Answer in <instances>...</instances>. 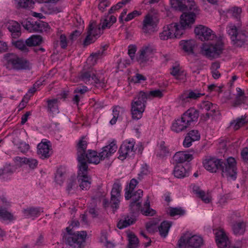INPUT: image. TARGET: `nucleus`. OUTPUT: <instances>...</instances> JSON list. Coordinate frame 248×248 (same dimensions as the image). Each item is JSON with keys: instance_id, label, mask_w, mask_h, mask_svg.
Segmentation results:
<instances>
[{"instance_id": "nucleus-32", "label": "nucleus", "mask_w": 248, "mask_h": 248, "mask_svg": "<svg viewBox=\"0 0 248 248\" xmlns=\"http://www.w3.org/2000/svg\"><path fill=\"white\" fill-rule=\"evenodd\" d=\"M137 220L136 217L134 215L126 216L123 219H121L117 224L119 229H123L126 228L134 223Z\"/></svg>"}, {"instance_id": "nucleus-31", "label": "nucleus", "mask_w": 248, "mask_h": 248, "mask_svg": "<svg viewBox=\"0 0 248 248\" xmlns=\"http://www.w3.org/2000/svg\"><path fill=\"white\" fill-rule=\"evenodd\" d=\"M196 45L194 40H181L180 42V46L181 48L188 54L194 53L193 49Z\"/></svg>"}, {"instance_id": "nucleus-33", "label": "nucleus", "mask_w": 248, "mask_h": 248, "mask_svg": "<svg viewBox=\"0 0 248 248\" xmlns=\"http://www.w3.org/2000/svg\"><path fill=\"white\" fill-rule=\"evenodd\" d=\"M193 191L204 203H209L211 202L212 197L210 192H205L199 188L194 189Z\"/></svg>"}, {"instance_id": "nucleus-9", "label": "nucleus", "mask_w": 248, "mask_h": 248, "mask_svg": "<svg viewBox=\"0 0 248 248\" xmlns=\"http://www.w3.org/2000/svg\"><path fill=\"white\" fill-rule=\"evenodd\" d=\"M103 31L101 27L98 25L95 21H91L89 25L87 36L84 41V45H88L94 42Z\"/></svg>"}, {"instance_id": "nucleus-24", "label": "nucleus", "mask_w": 248, "mask_h": 248, "mask_svg": "<svg viewBox=\"0 0 248 248\" xmlns=\"http://www.w3.org/2000/svg\"><path fill=\"white\" fill-rule=\"evenodd\" d=\"M143 191L139 189L135 192L131 193L132 202L130 204L131 208L134 211H139L140 208V202H139L140 199L143 195Z\"/></svg>"}, {"instance_id": "nucleus-27", "label": "nucleus", "mask_w": 248, "mask_h": 248, "mask_svg": "<svg viewBox=\"0 0 248 248\" xmlns=\"http://www.w3.org/2000/svg\"><path fill=\"white\" fill-rule=\"evenodd\" d=\"M43 212V208L35 207H29L22 210V213L25 217L33 218L39 216Z\"/></svg>"}, {"instance_id": "nucleus-7", "label": "nucleus", "mask_w": 248, "mask_h": 248, "mask_svg": "<svg viewBox=\"0 0 248 248\" xmlns=\"http://www.w3.org/2000/svg\"><path fill=\"white\" fill-rule=\"evenodd\" d=\"M219 170L221 171L223 177H226L229 180H235L237 175V168L236 161L235 158L229 157L224 162L221 160Z\"/></svg>"}, {"instance_id": "nucleus-1", "label": "nucleus", "mask_w": 248, "mask_h": 248, "mask_svg": "<svg viewBox=\"0 0 248 248\" xmlns=\"http://www.w3.org/2000/svg\"><path fill=\"white\" fill-rule=\"evenodd\" d=\"M196 36L201 41L211 40V43H204L201 47V53L208 58H215L222 52L223 45L222 40L217 37L213 31L207 27L200 25L194 30Z\"/></svg>"}, {"instance_id": "nucleus-17", "label": "nucleus", "mask_w": 248, "mask_h": 248, "mask_svg": "<svg viewBox=\"0 0 248 248\" xmlns=\"http://www.w3.org/2000/svg\"><path fill=\"white\" fill-rule=\"evenodd\" d=\"M134 145L135 142L133 140L124 141L119 150V158L124 160L127 155H133Z\"/></svg>"}, {"instance_id": "nucleus-8", "label": "nucleus", "mask_w": 248, "mask_h": 248, "mask_svg": "<svg viewBox=\"0 0 248 248\" xmlns=\"http://www.w3.org/2000/svg\"><path fill=\"white\" fill-rule=\"evenodd\" d=\"M155 53L156 49L154 46L144 45L138 51L137 61L140 65L145 66L152 62Z\"/></svg>"}, {"instance_id": "nucleus-62", "label": "nucleus", "mask_w": 248, "mask_h": 248, "mask_svg": "<svg viewBox=\"0 0 248 248\" xmlns=\"http://www.w3.org/2000/svg\"><path fill=\"white\" fill-rule=\"evenodd\" d=\"M187 136L193 141L199 140L200 139L201 136L199 131L195 130H193L188 133Z\"/></svg>"}, {"instance_id": "nucleus-23", "label": "nucleus", "mask_w": 248, "mask_h": 248, "mask_svg": "<svg viewBox=\"0 0 248 248\" xmlns=\"http://www.w3.org/2000/svg\"><path fill=\"white\" fill-rule=\"evenodd\" d=\"M189 126L190 125L181 116L172 123L171 129L172 131L178 133L185 131Z\"/></svg>"}, {"instance_id": "nucleus-3", "label": "nucleus", "mask_w": 248, "mask_h": 248, "mask_svg": "<svg viewBox=\"0 0 248 248\" xmlns=\"http://www.w3.org/2000/svg\"><path fill=\"white\" fill-rule=\"evenodd\" d=\"M5 59L7 67L10 69L19 71L30 70L31 68V64L28 60L13 53L7 54Z\"/></svg>"}, {"instance_id": "nucleus-5", "label": "nucleus", "mask_w": 248, "mask_h": 248, "mask_svg": "<svg viewBox=\"0 0 248 248\" xmlns=\"http://www.w3.org/2000/svg\"><path fill=\"white\" fill-rule=\"evenodd\" d=\"M146 100L140 95V91L134 97L131 103V114L132 119L138 120L142 117L146 108Z\"/></svg>"}, {"instance_id": "nucleus-59", "label": "nucleus", "mask_w": 248, "mask_h": 248, "mask_svg": "<svg viewBox=\"0 0 248 248\" xmlns=\"http://www.w3.org/2000/svg\"><path fill=\"white\" fill-rule=\"evenodd\" d=\"M34 3L33 0H18L17 2L18 6L23 8H31Z\"/></svg>"}, {"instance_id": "nucleus-19", "label": "nucleus", "mask_w": 248, "mask_h": 248, "mask_svg": "<svg viewBox=\"0 0 248 248\" xmlns=\"http://www.w3.org/2000/svg\"><path fill=\"white\" fill-rule=\"evenodd\" d=\"M204 168L210 172H216L219 170L221 165V159L215 157H209L205 159L203 161Z\"/></svg>"}, {"instance_id": "nucleus-52", "label": "nucleus", "mask_w": 248, "mask_h": 248, "mask_svg": "<svg viewBox=\"0 0 248 248\" xmlns=\"http://www.w3.org/2000/svg\"><path fill=\"white\" fill-rule=\"evenodd\" d=\"M78 187L76 177H71L67 182L66 190L68 193L72 192Z\"/></svg>"}, {"instance_id": "nucleus-12", "label": "nucleus", "mask_w": 248, "mask_h": 248, "mask_svg": "<svg viewBox=\"0 0 248 248\" xmlns=\"http://www.w3.org/2000/svg\"><path fill=\"white\" fill-rule=\"evenodd\" d=\"M81 79L86 83H94L98 87L104 88L105 87V80L101 76L96 77L93 71H90L83 73L81 76Z\"/></svg>"}, {"instance_id": "nucleus-49", "label": "nucleus", "mask_w": 248, "mask_h": 248, "mask_svg": "<svg viewBox=\"0 0 248 248\" xmlns=\"http://www.w3.org/2000/svg\"><path fill=\"white\" fill-rule=\"evenodd\" d=\"M227 31L230 36L232 42L236 40L237 35V29L236 26L233 24L230 23L227 27Z\"/></svg>"}, {"instance_id": "nucleus-61", "label": "nucleus", "mask_w": 248, "mask_h": 248, "mask_svg": "<svg viewBox=\"0 0 248 248\" xmlns=\"http://www.w3.org/2000/svg\"><path fill=\"white\" fill-rule=\"evenodd\" d=\"M186 92L188 95L191 101L192 100L197 99L200 98L201 96L204 95L203 93H200L197 91L189 90V91H187Z\"/></svg>"}, {"instance_id": "nucleus-42", "label": "nucleus", "mask_w": 248, "mask_h": 248, "mask_svg": "<svg viewBox=\"0 0 248 248\" xmlns=\"http://www.w3.org/2000/svg\"><path fill=\"white\" fill-rule=\"evenodd\" d=\"M247 122L246 117L242 116L241 118H237L231 123L230 127L234 130H238L243 126Z\"/></svg>"}, {"instance_id": "nucleus-22", "label": "nucleus", "mask_w": 248, "mask_h": 248, "mask_svg": "<svg viewBox=\"0 0 248 248\" xmlns=\"http://www.w3.org/2000/svg\"><path fill=\"white\" fill-rule=\"evenodd\" d=\"M201 108L208 111L207 115L208 117H216L219 115L220 113L217 105L212 104L209 101H203L201 105Z\"/></svg>"}, {"instance_id": "nucleus-39", "label": "nucleus", "mask_w": 248, "mask_h": 248, "mask_svg": "<svg viewBox=\"0 0 248 248\" xmlns=\"http://www.w3.org/2000/svg\"><path fill=\"white\" fill-rule=\"evenodd\" d=\"M232 229L233 233L236 235L243 234L245 231L246 224L243 221H238L234 223Z\"/></svg>"}, {"instance_id": "nucleus-14", "label": "nucleus", "mask_w": 248, "mask_h": 248, "mask_svg": "<svg viewBox=\"0 0 248 248\" xmlns=\"http://www.w3.org/2000/svg\"><path fill=\"white\" fill-rule=\"evenodd\" d=\"M173 8L180 11L196 10V5L193 0H170Z\"/></svg>"}, {"instance_id": "nucleus-25", "label": "nucleus", "mask_w": 248, "mask_h": 248, "mask_svg": "<svg viewBox=\"0 0 248 248\" xmlns=\"http://www.w3.org/2000/svg\"><path fill=\"white\" fill-rule=\"evenodd\" d=\"M182 117L190 125L193 122L197 121L199 113L194 108H190L183 114Z\"/></svg>"}, {"instance_id": "nucleus-50", "label": "nucleus", "mask_w": 248, "mask_h": 248, "mask_svg": "<svg viewBox=\"0 0 248 248\" xmlns=\"http://www.w3.org/2000/svg\"><path fill=\"white\" fill-rule=\"evenodd\" d=\"M242 13V9L240 7L234 6L227 10V14L228 16L235 18H239Z\"/></svg>"}, {"instance_id": "nucleus-47", "label": "nucleus", "mask_w": 248, "mask_h": 248, "mask_svg": "<svg viewBox=\"0 0 248 248\" xmlns=\"http://www.w3.org/2000/svg\"><path fill=\"white\" fill-rule=\"evenodd\" d=\"M177 101L178 104L183 107L188 105L191 102V100L186 92L180 95Z\"/></svg>"}, {"instance_id": "nucleus-29", "label": "nucleus", "mask_w": 248, "mask_h": 248, "mask_svg": "<svg viewBox=\"0 0 248 248\" xmlns=\"http://www.w3.org/2000/svg\"><path fill=\"white\" fill-rule=\"evenodd\" d=\"M193 158V154L189 152H178L174 155L175 161L179 163H184L186 161H190Z\"/></svg>"}, {"instance_id": "nucleus-45", "label": "nucleus", "mask_w": 248, "mask_h": 248, "mask_svg": "<svg viewBox=\"0 0 248 248\" xmlns=\"http://www.w3.org/2000/svg\"><path fill=\"white\" fill-rule=\"evenodd\" d=\"M42 42V37L39 35H32L26 41V44L28 46L39 45Z\"/></svg>"}, {"instance_id": "nucleus-18", "label": "nucleus", "mask_w": 248, "mask_h": 248, "mask_svg": "<svg viewBox=\"0 0 248 248\" xmlns=\"http://www.w3.org/2000/svg\"><path fill=\"white\" fill-rule=\"evenodd\" d=\"M24 28L29 32H42L48 26L47 23L42 21L35 22L34 23L30 21H24L22 23Z\"/></svg>"}, {"instance_id": "nucleus-38", "label": "nucleus", "mask_w": 248, "mask_h": 248, "mask_svg": "<svg viewBox=\"0 0 248 248\" xmlns=\"http://www.w3.org/2000/svg\"><path fill=\"white\" fill-rule=\"evenodd\" d=\"M79 186L82 190L89 189L91 184V178L88 176H78Z\"/></svg>"}, {"instance_id": "nucleus-60", "label": "nucleus", "mask_w": 248, "mask_h": 248, "mask_svg": "<svg viewBox=\"0 0 248 248\" xmlns=\"http://www.w3.org/2000/svg\"><path fill=\"white\" fill-rule=\"evenodd\" d=\"M13 172V169L10 165H6L3 168L0 169V176L3 177V178L11 174Z\"/></svg>"}, {"instance_id": "nucleus-6", "label": "nucleus", "mask_w": 248, "mask_h": 248, "mask_svg": "<svg viewBox=\"0 0 248 248\" xmlns=\"http://www.w3.org/2000/svg\"><path fill=\"white\" fill-rule=\"evenodd\" d=\"M185 32V31L179 23H172L163 28L162 31L159 33V37L162 40L179 38Z\"/></svg>"}, {"instance_id": "nucleus-26", "label": "nucleus", "mask_w": 248, "mask_h": 248, "mask_svg": "<svg viewBox=\"0 0 248 248\" xmlns=\"http://www.w3.org/2000/svg\"><path fill=\"white\" fill-rule=\"evenodd\" d=\"M163 90L156 89L148 92L140 91V95L145 97L146 100L154 98H161L164 94Z\"/></svg>"}, {"instance_id": "nucleus-57", "label": "nucleus", "mask_w": 248, "mask_h": 248, "mask_svg": "<svg viewBox=\"0 0 248 248\" xmlns=\"http://www.w3.org/2000/svg\"><path fill=\"white\" fill-rule=\"evenodd\" d=\"M13 45L17 48L23 52H27L29 51V49L27 47L26 44L22 40H17L13 42Z\"/></svg>"}, {"instance_id": "nucleus-64", "label": "nucleus", "mask_w": 248, "mask_h": 248, "mask_svg": "<svg viewBox=\"0 0 248 248\" xmlns=\"http://www.w3.org/2000/svg\"><path fill=\"white\" fill-rule=\"evenodd\" d=\"M137 51V46L135 45H131L129 46L128 49V54L131 59L133 60L135 57V54Z\"/></svg>"}, {"instance_id": "nucleus-4", "label": "nucleus", "mask_w": 248, "mask_h": 248, "mask_svg": "<svg viewBox=\"0 0 248 248\" xmlns=\"http://www.w3.org/2000/svg\"><path fill=\"white\" fill-rule=\"evenodd\" d=\"M203 243V239L201 236L187 232L181 236L178 242V246L180 248H199Z\"/></svg>"}, {"instance_id": "nucleus-16", "label": "nucleus", "mask_w": 248, "mask_h": 248, "mask_svg": "<svg viewBox=\"0 0 248 248\" xmlns=\"http://www.w3.org/2000/svg\"><path fill=\"white\" fill-rule=\"evenodd\" d=\"M37 153L42 158H48L52 153L50 142L46 139L43 140L37 145Z\"/></svg>"}, {"instance_id": "nucleus-20", "label": "nucleus", "mask_w": 248, "mask_h": 248, "mask_svg": "<svg viewBox=\"0 0 248 248\" xmlns=\"http://www.w3.org/2000/svg\"><path fill=\"white\" fill-rule=\"evenodd\" d=\"M14 161L16 165L19 166L26 165L31 170H34L37 168L38 163L35 158L20 156L15 157Z\"/></svg>"}, {"instance_id": "nucleus-28", "label": "nucleus", "mask_w": 248, "mask_h": 248, "mask_svg": "<svg viewBox=\"0 0 248 248\" xmlns=\"http://www.w3.org/2000/svg\"><path fill=\"white\" fill-rule=\"evenodd\" d=\"M88 141L86 137L81 138L77 142V150L78 157H85Z\"/></svg>"}, {"instance_id": "nucleus-15", "label": "nucleus", "mask_w": 248, "mask_h": 248, "mask_svg": "<svg viewBox=\"0 0 248 248\" xmlns=\"http://www.w3.org/2000/svg\"><path fill=\"white\" fill-rule=\"evenodd\" d=\"M157 24V20L155 17L148 14L142 21L141 30L145 33H150L155 30Z\"/></svg>"}, {"instance_id": "nucleus-44", "label": "nucleus", "mask_w": 248, "mask_h": 248, "mask_svg": "<svg viewBox=\"0 0 248 248\" xmlns=\"http://www.w3.org/2000/svg\"><path fill=\"white\" fill-rule=\"evenodd\" d=\"M127 236L128 241L129 248H137L139 246V240L132 232H127Z\"/></svg>"}, {"instance_id": "nucleus-55", "label": "nucleus", "mask_w": 248, "mask_h": 248, "mask_svg": "<svg viewBox=\"0 0 248 248\" xmlns=\"http://www.w3.org/2000/svg\"><path fill=\"white\" fill-rule=\"evenodd\" d=\"M101 56L102 54L99 52L93 54L87 59V62L90 66H93L97 62V60L101 58Z\"/></svg>"}, {"instance_id": "nucleus-46", "label": "nucleus", "mask_w": 248, "mask_h": 248, "mask_svg": "<svg viewBox=\"0 0 248 248\" xmlns=\"http://www.w3.org/2000/svg\"><path fill=\"white\" fill-rule=\"evenodd\" d=\"M170 226V224L167 221L161 223L158 227L159 233L161 237L165 238L167 236Z\"/></svg>"}, {"instance_id": "nucleus-43", "label": "nucleus", "mask_w": 248, "mask_h": 248, "mask_svg": "<svg viewBox=\"0 0 248 248\" xmlns=\"http://www.w3.org/2000/svg\"><path fill=\"white\" fill-rule=\"evenodd\" d=\"M138 182L135 179L131 180L130 183L125 188V198L126 200H129L131 197V193L134 191V190L137 185Z\"/></svg>"}, {"instance_id": "nucleus-48", "label": "nucleus", "mask_w": 248, "mask_h": 248, "mask_svg": "<svg viewBox=\"0 0 248 248\" xmlns=\"http://www.w3.org/2000/svg\"><path fill=\"white\" fill-rule=\"evenodd\" d=\"M247 40V35L245 33L241 32L238 33L236 40L233 41L232 42L236 46H241Z\"/></svg>"}, {"instance_id": "nucleus-41", "label": "nucleus", "mask_w": 248, "mask_h": 248, "mask_svg": "<svg viewBox=\"0 0 248 248\" xmlns=\"http://www.w3.org/2000/svg\"><path fill=\"white\" fill-rule=\"evenodd\" d=\"M108 232L106 231H103L101 233L100 242L107 248H113L114 244L108 239Z\"/></svg>"}, {"instance_id": "nucleus-21", "label": "nucleus", "mask_w": 248, "mask_h": 248, "mask_svg": "<svg viewBox=\"0 0 248 248\" xmlns=\"http://www.w3.org/2000/svg\"><path fill=\"white\" fill-rule=\"evenodd\" d=\"M122 186L118 183H115L111 192V203L113 208H117L120 202Z\"/></svg>"}, {"instance_id": "nucleus-13", "label": "nucleus", "mask_w": 248, "mask_h": 248, "mask_svg": "<svg viewBox=\"0 0 248 248\" xmlns=\"http://www.w3.org/2000/svg\"><path fill=\"white\" fill-rule=\"evenodd\" d=\"M191 12L183 13L180 17V25L185 31L191 28L192 25L194 23L196 14L198 13V9L196 6V10H191Z\"/></svg>"}, {"instance_id": "nucleus-10", "label": "nucleus", "mask_w": 248, "mask_h": 248, "mask_svg": "<svg viewBox=\"0 0 248 248\" xmlns=\"http://www.w3.org/2000/svg\"><path fill=\"white\" fill-rule=\"evenodd\" d=\"M87 232L85 231L78 232L67 238L69 248H83Z\"/></svg>"}, {"instance_id": "nucleus-54", "label": "nucleus", "mask_w": 248, "mask_h": 248, "mask_svg": "<svg viewBox=\"0 0 248 248\" xmlns=\"http://www.w3.org/2000/svg\"><path fill=\"white\" fill-rule=\"evenodd\" d=\"M58 101L57 99H53L48 100L47 102L48 108L50 111L52 113L58 112Z\"/></svg>"}, {"instance_id": "nucleus-58", "label": "nucleus", "mask_w": 248, "mask_h": 248, "mask_svg": "<svg viewBox=\"0 0 248 248\" xmlns=\"http://www.w3.org/2000/svg\"><path fill=\"white\" fill-rule=\"evenodd\" d=\"M169 213L172 217L183 216L185 214V211L181 207H170L169 208Z\"/></svg>"}, {"instance_id": "nucleus-11", "label": "nucleus", "mask_w": 248, "mask_h": 248, "mask_svg": "<svg viewBox=\"0 0 248 248\" xmlns=\"http://www.w3.org/2000/svg\"><path fill=\"white\" fill-rule=\"evenodd\" d=\"M216 241L219 248H238L240 246L230 245L229 239L223 229H218L215 231Z\"/></svg>"}, {"instance_id": "nucleus-56", "label": "nucleus", "mask_w": 248, "mask_h": 248, "mask_svg": "<svg viewBox=\"0 0 248 248\" xmlns=\"http://www.w3.org/2000/svg\"><path fill=\"white\" fill-rule=\"evenodd\" d=\"M0 218L9 221H12L16 218L11 213L4 209H0Z\"/></svg>"}, {"instance_id": "nucleus-2", "label": "nucleus", "mask_w": 248, "mask_h": 248, "mask_svg": "<svg viewBox=\"0 0 248 248\" xmlns=\"http://www.w3.org/2000/svg\"><path fill=\"white\" fill-rule=\"evenodd\" d=\"M118 148L115 140H113L108 145L102 148V151L98 154L95 151L89 150L85 155V161L89 163L98 164L100 161L109 157L116 152Z\"/></svg>"}, {"instance_id": "nucleus-53", "label": "nucleus", "mask_w": 248, "mask_h": 248, "mask_svg": "<svg viewBox=\"0 0 248 248\" xmlns=\"http://www.w3.org/2000/svg\"><path fill=\"white\" fill-rule=\"evenodd\" d=\"M14 142L17 146L18 150L22 153H27L30 149V145L25 142H18L16 140H15Z\"/></svg>"}, {"instance_id": "nucleus-30", "label": "nucleus", "mask_w": 248, "mask_h": 248, "mask_svg": "<svg viewBox=\"0 0 248 248\" xmlns=\"http://www.w3.org/2000/svg\"><path fill=\"white\" fill-rule=\"evenodd\" d=\"M113 118L110 121V124L112 125L116 124L117 120H122L124 117L126 116V113L123 108L116 106L113 109Z\"/></svg>"}, {"instance_id": "nucleus-40", "label": "nucleus", "mask_w": 248, "mask_h": 248, "mask_svg": "<svg viewBox=\"0 0 248 248\" xmlns=\"http://www.w3.org/2000/svg\"><path fill=\"white\" fill-rule=\"evenodd\" d=\"M173 174L174 176L178 178H182L187 175V172L186 169L182 165H176L173 170Z\"/></svg>"}, {"instance_id": "nucleus-36", "label": "nucleus", "mask_w": 248, "mask_h": 248, "mask_svg": "<svg viewBox=\"0 0 248 248\" xmlns=\"http://www.w3.org/2000/svg\"><path fill=\"white\" fill-rule=\"evenodd\" d=\"M78 176H87L86 173L88 170V166L85 161V158L79 157H78Z\"/></svg>"}, {"instance_id": "nucleus-51", "label": "nucleus", "mask_w": 248, "mask_h": 248, "mask_svg": "<svg viewBox=\"0 0 248 248\" xmlns=\"http://www.w3.org/2000/svg\"><path fill=\"white\" fill-rule=\"evenodd\" d=\"M141 212L145 216H152L155 214V211L150 208V202L148 200L145 203L144 207L141 209Z\"/></svg>"}, {"instance_id": "nucleus-34", "label": "nucleus", "mask_w": 248, "mask_h": 248, "mask_svg": "<svg viewBox=\"0 0 248 248\" xmlns=\"http://www.w3.org/2000/svg\"><path fill=\"white\" fill-rule=\"evenodd\" d=\"M116 21V17L113 16H105L101 20L100 25L102 30L109 28Z\"/></svg>"}, {"instance_id": "nucleus-35", "label": "nucleus", "mask_w": 248, "mask_h": 248, "mask_svg": "<svg viewBox=\"0 0 248 248\" xmlns=\"http://www.w3.org/2000/svg\"><path fill=\"white\" fill-rule=\"evenodd\" d=\"M7 26L13 37L16 38L20 35V27L17 22L15 21H11L8 23Z\"/></svg>"}, {"instance_id": "nucleus-63", "label": "nucleus", "mask_w": 248, "mask_h": 248, "mask_svg": "<svg viewBox=\"0 0 248 248\" xmlns=\"http://www.w3.org/2000/svg\"><path fill=\"white\" fill-rule=\"evenodd\" d=\"M141 15V12L137 10H135L132 12L128 14L126 17L124 19L126 22L129 21L135 17Z\"/></svg>"}, {"instance_id": "nucleus-37", "label": "nucleus", "mask_w": 248, "mask_h": 248, "mask_svg": "<svg viewBox=\"0 0 248 248\" xmlns=\"http://www.w3.org/2000/svg\"><path fill=\"white\" fill-rule=\"evenodd\" d=\"M236 94L234 104L235 105H240L242 104H246L248 96H245L244 91L240 88H236Z\"/></svg>"}]
</instances>
